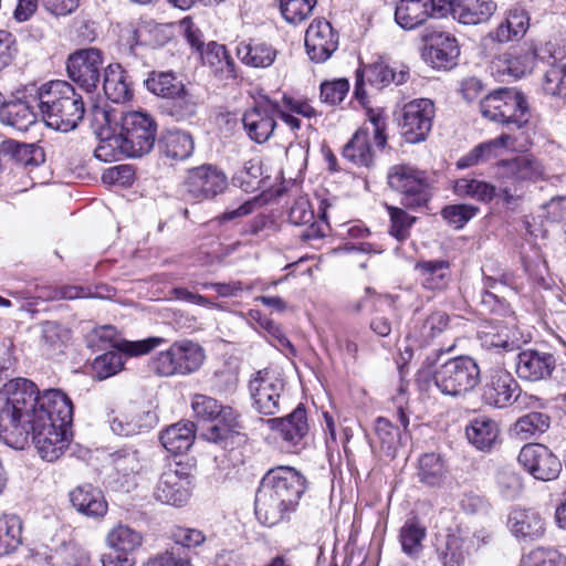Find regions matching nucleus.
<instances>
[{
	"mask_svg": "<svg viewBox=\"0 0 566 566\" xmlns=\"http://www.w3.org/2000/svg\"><path fill=\"white\" fill-rule=\"evenodd\" d=\"M42 394L34 382L15 378L0 389V439L14 449H23L39 416Z\"/></svg>",
	"mask_w": 566,
	"mask_h": 566,
	"instance_id": "nucleus-1",
	"label": "nucleus"
},
{
	"mask_svg": "<svg viewBox=\"0 0 566 566\" xmlns=\"http://www.w3.org/2000/svg\"><path fill=\"white\" fill-rule=\"evenodd\" d=\"M30 440L43 460L53 462L67 449L69 428L73 421V405L60 389L42 392L39 416H35Z\"/></svg>",
	"mask_w": 566,
	"mask_h": 566,
	"instance_id": "nucleus-2",
	"label": "nucleus"
},
{
	"mask_svg": "<svg viewBox=\"0 0 566 566\" xmlns=\"http://www.w3.org/2000/svg\"><path fill=\"white\" fill-rule=\"evenodd\" d=\"M307 489L306 478L292 467L268 471L255 496V513L272 526L294 512Z\"/></svg>",
	"mask_w": 566,
	"mask_h": 566,
	"instance_id": "nucleus-3",
	"label": "nucleus"
},
{
	"mask_svg": "<svg viewBox=\"0 0 566 566\" xmlns=\"http://www.w3.org/2000/svg\"><path fill=\"white\" fill-rule=\"evenodd\" d=\"M157 124L147 113L132 111L122 115L119 133L102 139L95 157L102 161H115L120 156L137 158L148 154L156 140Z\"/></svg>",
	"mask_w": 566,
	"mask_h": 566,
	"instance_id": "nucleus-4",
	"label": "nucleus"
},
{
	"mask_svg": "<svg viewBox=\"0 0 566 566\" xmlns=\"http://www.w3.org/2000/svg\"><path fill=\"white\" fill-rule=\"evenodd\" d=\"M36 99L46 126L55 130H73L84 117L82 96L65 81L43 84L36 93Z\"/></svg>",
	"mask_w": 566,
	"mask_h": 566,
	"instance_id": "nucleus-5",
	"label": "nucleus"
},
{
	"mask_svg": "<svg viewBox=\"0 0 566 566\" xmlns=\"http://www.w3.org/2000/svg\"><path fill=\"white\" fill-rule=\"evenodd\" d=\"M191 408L198 419L213 422L201 433L202 438L209 442L222 443L234 434H239L242 429L239 412L229 406L220 405L212 397L195 395Z\"/></svg>",
	"mask_w": 566,
	"mask_h": 566,
	"instance_id": "nucleus-6",
	"label": "nucleus"
},
{
	"mask_svg": "<svg viewBox=\"0 0 566 566\" xmlns=\"http://www.w3.org/2000/svg\"><path fill=\"white\" fill-rule=\"evenodd\" d=\"M432 378L441 394L463 397L480 384L481 370L472 357L458 356L438 364Z\"/></svg>",
	"mask_w": 566,
	"mask_h": 566,
	"instance_id": "nucleus-7",
	"label": "nucleus"
},
{
	"mask_svg": "<svg viewBox=\"0 0 566 566\" xmlns=\"http://www.w3.org/2000/svg\"><path fill=\"white\" fill-rule=\"evenodd\" d=\"M480 111L490 120L516 128L524 127L531 117L524 94L510 87H501L486 95L480 103Z\"/></svg>",
	"mask_w": 566,
	"mask_h": 566,
	"instance_id": "nucleus-8",
	"label": "nucleus"
},
{
	"mask_svg": "<svg viewBox=\"0 0 566 566\" xmlns=\"http://www.w3.org/2000/svg\"><path fill=\"white\" fill-rule=\"evenodd\" d=\"M387 118L381 111L370 109L365 123L343 147V157L358 167H370L374 154L370 147L373 137L378 148L387 144Z\"/></svg>",
	"mask_w": 566,
	"mask_h": 566,
	"instance_id": "nucleus-9",
	"label": "nucleus"
},
{
	"mask_svg": "<svg viewBox=\"0 0 566 566\" xmlns=\"http://www.w3.org/2000/svg\"><path fill=\"white\" fill-rule=\"evenodd\" d=\"M389 188L400 195V203L411 210L427 205L430 199L429 182L426 171L407 165L398 164L387 172Z\"/></svg>",
	"mask_w": 566,
	"mask_h": 566,
	"instance_id": "nucleus-10",
	"label": "nucleus"
},
{
	"mask_svg": "<svg viewBox=\"0 0 566 566\" xmlns=\"http://www.w3.org/2000/svg\"><path fill=\"white\" fill-rule=\"evenodd\" d=\"M227 176L211 165H203L189 170L181 186L185 200L201 202L212 199L227 188Z\"/></svg>",
	"mask_w": 566,
	"mask_h": 566,
	"instance_id": "nucleus-11",
	"label": "nucleus"
},
{
	"mask_svg": "<svg viewBox=\"0 0 566 566\" xmlns=\"http://www.w3.org/2000/svg\"><path fill=\"white\" fill-rule=\"evenodd\" d=\"M277 112H280V103L268 96H262L247 108L242 116V124L249 138L258 144L268 142L277 126Z\"/></svg>",
	"mask_w": 566,
	"mask_h": 566,
	"instance_id": "nucleus-12",
	"label": "nucleus"
},
{
	"mask_svg": "<svg viewBox=\"0 0 566 566\" xmlns=\"http://www.w3.org/2000/svg\"><path fill=\"white\" fill-rule=\"evenodd\" d=\"M104 57L96 48L80 49L69 55L66 71L69 77L86 92L96 90L101 81Z\"/></svg>",
	"mask_w": 566,
	"mask_h": 566,
	"instance_id": "nucleus-13",
	"label": "nucleus"
},
{
	"mask_svg": "<svg viewBox=\"0 0 566 566\" xmlns=\"http://www.w3.org/2000/svg\"><path fill=\"white\" fill-rule=\"evenodd\" d=\"M434 104L429 98L413 99L402 107L399 127L407 143L423 142L432 127Z\"/></svg>",
	"mask_w": 566,
	"mask_h": 566,
	"instance_id": "nucleus-14",
	"label": "nucleus"
},
{
	"mask_svg": "<svg viewBox=\"0 0 566 566\" xmlns=\"http://www.w3.org/2000/svg\"><path fill=\"white\" fill-rule=\"evenodd\" d=\"M283 389V381L268 370L256 371L249 381V392L254 409L266 416H273L280 411Z\"/></svg>",
	"mask_w": 566,
	"mask_h": 566,
	"instance_id": "nucleus-15",
	"label": "nucleus"
},
{
	"mask_svg": "<svg viewBox=\"0 0 566 566\" xmlns=\"http://www.w3.org/2000/svg\"><path fill=\"white\" fill-rule=\"evenodd\" d=\"M496 176L512 185L537 182L547 177L546 167L542 159L533 154H522L496 164Z\"/></svg>",
	"mask_w": 566,
	"mask_h": 566,
	"instance_id": "nucleus-16",
	"label": "nucleus"
},
{
	"mask_svg": "<svg viewBox=\"0 0 566 566\" xmlns=\"http://www.w3.org/2000/svg\"><path fill=\"white\" fill-rule=\"evenodd\" d=\"M409 67L401 65L398 71L391 69L385 61L378 60L374 63L366 65L363 71H356V85L354 94L357 99L363 102L366 97L364 90L365 81L377 90L388 86L390 83L396 85L405 84L409 78Z\"/></svg>",
	"mask_w": 566,
	"mask_h": 566,
	"instance_id": "nucleus-17",
	"label": "nucleus"
},
{
	"mask_svg": "<svg viewBox=\"0 0 566 566\" xmlns=\"http://www.w3.org/2000/svg\"><path fill=\"white\" fill-rule=\"evenodd\" d=\"M117 331L112 325L95 327L87 336L86 342L90 347L98 349L108 346L116 347L129 356H140L148 354L151 349L159 346L164 339L161 337H149L140 340H119L116 338Z\"/></svg>",
	"mask_w": 566,
	"mask_h": 566,
	"instance_id": "nucleus-18",
	"label": "nucleus"
},
{
	"mask_svg": "<svg viewBox=\"0 0 566 566\" xmlns=\"http://www.w3.org/2000/svg\"><path fill=\"white\" fill-rule=\"evenodd\" d=\"M521 465L535 479L552 481L562 471L559 459L544 444L531 443L524 446L518 454Z\"/></svg>",
	"mask_w": 566,
	"mask_h": 566,
	"instance_id": "nucleus-19",
	"label": "nucleus"
},
{
	"mask_svg": "<svg viewBox=\"0 0 566 566\" xmlns=\"http://www.w3.org/2000/svg\"><path fill=\"white\" fill-rule=\"evenodd\" d=\"M276 430L289 452L298 453L306 446L308 423L305 408L300 405L289 416L268 421Z\"/></svg>",
	"mask_w": 566,
	"mask_h": 566,
	"instance_id": "nucleus-20",
	"label": "nucleus"
},
{
	"mask_svg": "<svg viewBox=\"0 0 566 566\" xmlns=\"http://www.w3.org/2000/svg\"><path fill=\"white\" fill-rule=\"evenodd\" d=\"M543 49L544 46L538 50L533 48H520L504 52L494 57L491 62V72L501 80H504V76L520 78L532 72L536 61L542 63L539 53Z\"/></svg>",
	"mask_w": 566,
	"mask_h": 566,
	"instance_id": "nucleus-21",
	"label": "nucleus"
},
{
	"mask_svg": "<svg viewBox=\"0 0 566 566\" xmlns=\"http://www.w3.org/2000/svg\"><path fill=\"white\" fill-rule=\"evenodd\" d=\"M338 40V33L327 20L315 19L305 32L306 53L313 62L323 63L337 50Z\"/></svg>",
	"mask_w": 566,
	"mask_h": 566,
	"instance_id": "nucleus-22",
	"label": "nucleus"
},
{
	"mask_svg": "<svg viewBox=\"0 0 566 566\" xmlns=\"http://www.w3.org/2000/svg\"><path fill=\"white\" fill-rule=\"evenodd\" d=\"M520 385L504 369H494L483 386L482 400L494 408H506L520 396Z\"/></svg>",
	"mask_w": 566,
	"mask_h": 566,
	"instance_id": "nucleus-23",
	"label": "nucleus"
},
{
	"mask_svg": "<svg viewBox=\"0 0 566 566\" xmlns=\"http://www.w3.org/2000/svg\"><path fill=\"white\" fill-rule=\"evenodd\" d=\"M476 542L470 537V527L459 524L449 531L444 546L437 549L442 566H462L465 558L475 549Z\"/></svg>",
	"mask_w": 566,
	"mask_h": 566,
	"instance_id": "nucleus-24",
	"label": "nucleus"
},
{
	"mask_svg": "<svg viewBox=\"0 0 566 566\" xmlns=\"http://www.w3.org/2000/svg\"><path fill=\"white\" fill-rule=\"evenodd\" d=\"M478 337L482 347L497 353L513 352L526 342L517 327L509 326L502 322L485 324L479 331Z\"/></svg>",
	"mask_w": 566,
	"mask_h": 566,
	"instance_id": "nucleus-25",
	"label": "nucleus"
},
{
	"mask_svg": "<svg viewBox=\"0 0 566 566\" xmlns=\"http://www.w3.org/2000/svg\"><path fill=\"white\" fill-rule=\"evenodd\" d=\"M515 360L517 376L527 381H539L549 378L556 366L553 354L536 349L520 352Z\"/></svg>",
	"mask_w": 566,
	"mask_h": 566,
	"instance_id": "nucleus-26",
	"label": "nucleus"
},
{
	"mask_svg": "<svg viewBox=\"0 0 566 566\" xmlns=\"http://www.w3.org/2000/svg\"><path fill=\"white\" fill-rule=\"evenodd\" d=\"M190 484L188 474L168 469L160 475L154 496L161 503L181 506L190 497Z\"/></svg>",
	"mask_w": 566,
	"mask_h": 566,
	"instance_id": "nucleus-27",
	"label": "nucleus"
},
{
	"mask_svg": "<svg viewBox=\"0 0 566 566\" xmlns=\"http://www.w3.org/2000/svg\"><path fill=\"white\" fill-rule=\"evenodd\" d=\"M542 64L548 66L544 74V91L559 98L566 99V64L560 63V52H557L555 44L548 42L539 53Z\"/></svg>",
	"mask_w": 566,
	"mask_h": 566,
	"instance_id": "nucleus-28",
	"label": "nucleus"
},
{
	"mask_svg": "<svg viewBox=\"0 0 566 566\" xmlns=\"http://www.w3.org/2000/svg\"><path fill=\"white\" fill-rule=\"evenodd\" d=\"M441 8L434 0H400L395 10V20L405 30H413L436 15Z\"/></svg>",
	"mask_w": 566,
	"mask_h": 566,
	"instance_id": "nucleus-29",
	"label": "nucleus"
},
{
	"mask_svg": "<svg viewBox=\"0 0 566 566\" xmlns=\"http://www.w3.org/2000/svg\"><path fill=\"white\" fill-rule=\"evenodd\" d=\"M430 45L427 48L426 60L434 69H451L460 55L457 39L444 32L434 33L430 36Z\"/></svg>",
	"mask_w": 566,
	"mask_h": 566,
	"instance_id": "nucleus-30",
	"label": "nucleus"
},
{
	"mask_svg": "<svg viewBox=\"0 0 566 566\" xmlns=\"http://www.w3.org/2000/svg\"><path fill=\"white\" fill-rule=\"evenodd\" d=\"M450 10L453 19L462 24L475 25L486 22L495 12L492 0H452Z\"/></svg>",
	"mask_w": 566,
	"mask_h": 566,
	"instance_id": "nucleus-31",
	"label": "nucleus"
},
{
	"mask_svg": "<svg viewBox=\"0 0 566 566\" xmlns=\"http://www.w3.org/2000/svg\"><path fill=\"white\" fill-rule=\"evenodd\" d=\"M70 500L76 511L86 517L101 518L107 513V502L102 491L85 484L77 486L70 493Z\"/></svg>",
	"mask_w": 566,
	"mask_h": 566,
	"instance_id": "nucleus-32",
	"label": "nucleus"
},
{
	"mask_svg": "<svg viewBox=\"0 0 566 566\" xmlns=\"http://www.w3.org/2000/svg\"><path fill=\"white\" fill-rule=\"evenodd\" d=\"M196 438L195 423L191 421H179L167 427L160 433L163 447L174 454L185 453L190 449Z\"/></svg>",
	"mask_w": 566,
	"mask_h": 566,
	"instance_id": "nucleus-33",
	"label": "nucleus"
},
{
	"mask_svg": "<svg viewBox=\"0 0 566 566\" xmlns=\"http://www.w3.org/2000/svg\"><path fill=\"white\" fill-rule=\"evenodd\" d=\"M499 433L497 422L486 416L473 418L465 428L468 441L481 451L490 450L495 443Z\"/></svg>",
	"mask_w": 566,
	"mask_h": 566,
	"instance_id": "nucleus-34",
	"label": "nucleus"
},
{
	"mask_svg": "<svg viewBox=\"0 0 566 566\" xmlns=\"http://www.w3.org/2000/svg\"><path fill=\"white\" fill-rule=\"evenodd\" d=\"M507 525L516 537L534 539L543 535L544 522L532 510L514 509L509 514Z\"/></svg>",
	"mask_w": 566,
	"mask_h": 566,
	"instance_id": "nucleus-35",
	"label": "nucleus"
},
{
	"mask_svg": "<svg viewBox=\"0 0 566 566\" xmlns=\"http://www.w3.org/2000/svg\"><path fill=\"white\" fill-rule=\"evenodd\" d=\"M447 467L440 454L428 452L420 455L417 463L416 478L428 488H439L447 479Z\"/></svg>",
	"mask_w": 566,
	"mask_h": 566,
	"instance_id": "nucleus-36",
	"label": "nucleus"
},
{
	"mask_svg": "<svg viewBox=\"0 0 566 566\" xmlns=\"http://www.w3.org/2000/svg\"><path fill=\"white\" fill-rule=\"evenodd\" d=\"M0 122L19 132H27L36 122V114L25 101H12L2 104Z\"/></svg>",
	"mask_w": 566,
	"mask_h": 566,
	"instance_id": "nucleus-37",
	"label": "nucleus"
},
{
	"mask_svg": "<svg viewBox=\"0 0 566 566\" xmlns=\"http://www.w3.org/2000/svg\"><path fill=\"white\" fill-rule=\"evenodd\" d=\"M160 154L167 159L179 161L189 158L195 149V143L189 133L169 130L159 140Z\"/></svg>",
	"mask_w": 566,
	"mask_h": 566,
	"instance_id": "nucleus-38",
	"label": "nucleus"
},
{
	"mask_svg": "<svg viewBox=\"0 0 566 566\" xmlns=\"http://www.w3.org/2000/svg\"><path fill=\"white\" fill-rule=\"evenodd\" d=\"M415 271L427 290H443L449 283V262L444 260L419 261Z\"/></svg>",
	"mask_w": 566,
	"mask_h": 566,
	"instance_id": "nucleus-39",
	"label": "nucleus"
},
{
	"mask_svg": "<svg viewBox=\"0 0 566 566\" xmlns=\"http://www.w3.org/2000/svg\"><path fill=\"white\" fill-rule=\"evenodd\" d=\"M128 75L119 64H109L104 70L103 90L106 97L114 103H123L130 98Z\"/></svg>",
	"mask_w": 566,
	"mask_h": 566,
	"instance_id": "nucleus-40",
	"label": "nucleus"
},
{
	"mask_svg": "<svg viewBox=\"0 0 566 566\" xmlns=\"http://www.w3.org/2000/svg\"><path fill=\"white\" fill-rule=\"evenodd\" d=\"M240 61L252 67H269L276 57V50L264 42H241L237 48Z\"/></svg>",
	"mask_w": 566,
	"mask_h": 566,
	"instance_id": "nucleus-41",
	"label": "nucleus"
},
{
	"mask_svg": "<svg viewBox=\"0 0 566 566\" xmlns=\"http://www.w3.org/2000/svg\"><path fill=\"white\" fill-rule=\"evenodd\" d=\"M143 535L135 528L117 524L106 535V544L116 553L133 554L143 544Z\"/></svg>",
	"mask_w": 566,
	"mask_h": 566,
	"instance_id": "nucleus-42",
	"label": "nucleus"
},
{
	"mask_svg": "<svg viewBox=\"0 0 566 566\" xmlns=\"http://www.w3.org/2000/svg\"><path fill=\"white\" fill-rule=\"evenodd\" d=\"M315 216L310 203L305 197L296 199L289 212V221L295 226H308L301 237L305 240L316 239L324 235L315 224Z\"/></svg>",
	"mask_w": 566,
	"mask_h": 566,
	"instance_id": "nucleus-43",
	"label": "nucleus"
},
{
	"mask_svg": "<svg viewBox=\"0 0 566 566\" xmlns=\"http://www.w3.org/2000/svg\"><path fill=\"white\" fill-rule=\"evenodd\" d=\"M426 536L427 530L420 522L415 518L406 521L399 533L402 552L411 558H418L423 549Z\"/></svg>",
	"mask_w": 566,
	"mask_h": 566,
	"instance_id": "nucleus-44",
	"label": "nucleus"
},
{
	"mask_svg": "<svg viewBox=\"0 0 566 566\" xmlns=\"http://www.w3.org/2000/svg\"><path fill=\"white\" fill-rule=\"evenodd\" d=\"M22 544V523L17 515L0 517V556L9 555Z\"/></svg>",
	"mask_w": 566,
	"mask_h": 566,
	"instance_id": "nucleus-45",
	"label": "nucleus"
},
{
	"mask_svg": "<svg viewBox=\"0 0 566 566\" xmlns=\"http://www.w3.org/2000/svg\"><path fill=\"white\" fill-rule=\"evenodd\" d=\"M0 150L12 160L23 166H38L43 160V151L34 144L4 140Z\"/></svg>",
	"mask_w": 566,
	"mask_h": 566,
	"instance_id": "nucleus-46",
	"label": "nucleus"
},
{
	"mask_svg": "<svg viewBox=\"0 0 566 566\" xmlns=\"http://www.w3.org/2000/svg\"><path fill=\"white\" fill-rule=\"evenodd\" d=\"M179 375H188L200 368L205 360L203 349L190 340L174 343Z\"/></svg>",
	"mask_w": 566,
	"mask_h": 566,
	"instance_id": "nucleus-47",
	"label": "nucleus"
},
{
	"mask_svg": "<svg viewBox=\"0 0 566 566\" xmlns=\"http://www.w3.org/2000/svg\"><path fill=\"white\" fill-rule=\"evenodd\" d=\"M145 84L148 91L168 99L182 91L185 86L172 72H153L145 81Z\"/></svg>",
	"mask_w": 566,
	"mask_h": 566,
	"instance_id": "nucleus-48",
	"label": "nucleus"
},
{
	"mask_svg": "<svg viewBox=\"0 0 566 566\" xmlns=\"http://www.w3.org/2000/svg\"><path fill=\"white\" fill-rule=\"evenodd\" d=\"M454 192L460 197H470L481 202H490L496 195L493 185L478 179L461 178L455 181Z\"/></svg>",
	"mask_w": 566,
	"mask_h": 566,
	"instance_id": "nucleus-49",
	"label": "nucleus"
},
{
	"mask_svg": "<svg viewBox=\"0 0 566 566\" xmlns=\"http://www.w3.org/2000/svg\"><path fill=\"white\" fill-rule=\"evenodd\" d=\"M548 428L549 417L542 412H530L521 417L514 424V431L522 440L534 438Z\"/></svg>",
	"mask_w": 566,
	"mask_h": 566,
	"instance_id": "nucleus-50",
	"label": "nucleus"
},
{
	"mask_svg": "<svg viewBox=\"0 0 566 566\" xmlns=\"http://www.w3.org/2000/svg\"><path fill=\"white\" fill-rule=\"evenodd\" d=\"M199 106L197 96L185 86L170 98L169 114L177 120H186L196 116Z\"/></svg>",
	"mask_w": 566,
	"mask_h": 566,
	"instance_id": "nucleus-51",
	"label": "nucleus"
},
{
	"mask_svg": "<svg viewBox=\"0 0 566 566\" xmlns=\"http://www.w3.org/2000/svg\"><path fill=\"white\" fill-rule=\"evenodd\" d=\"M385 208L389 214L390 227L389 233L398 241H405L410 235V229L417 218L410 216L405 209L385 203Z\"/></svg>",
	"mask_w": 566,
	"mask_h": 566,
	"instance_id": "nucleus-52",
	"label": "nucleus"
},
{
	"mask_svg": "<svg viewBox=\"0 0 566 566\" xmlns=\"http://www.w3.org/2000/svg\"><path fill=\"white\" fill-rule=\"evenodd\" d=\"M317 0H280V11L284 20L297 24L310 17Z\"/></svg>",
	"mask_w": 566,
	"mask_h": 566,
	"instance_id": "nucleus-53",
	"label": "nucleus"
},
{
	"mask_svg": "<svg viewBox=\"0 0 566 566\" xmlns=\"http://www.w3.org/2000/svg\"><path fill=\"white\" fill-rule=\"evenodd\" d=\"M205 63L214 67L216 71L232 75L234 72V62L228 54L224 45L210 42L205 53H202Z\"/></svg>",
	"mask_w": 566,
	"mask_h": 566,
	"instance_id": "nucleus-54",
	"label": "nucleus"
},
{
	"mask_svg": "<svg viewBox=\"0 0 566 566\" xmlns=\"http://www.w3.org/2000/svg\"><path fill=\"white\" fill-rule=\"evenodd\" d=\"M123 366L124 361L120 353L107 352L94 359L92 369L95 377L103 380L120 371Z\"/></svg>",
	"mask_w": 566,
	"mask_h": 566,
	"instance_id": "nucleus-55",
	"label": "nucleus"
},
{
	"mask_svg": "<svg viewBox=\"0 0 566 566\" xmlns=\"http://www.w3.org/2000/svg\"><path fill=\"white\" fill-rule=\"evenodd\" d=\"M112 464L115 471L127 476L142 470L139 453L132 449H122L111 454Z\"/></svg>",
	"mask_w": 566,
	"mask_h": 566,
	"instance_id": "nucleus-56",
	"label": "nucleus"
},
{
	"mask_svg": "<svg viewBox=\"0 0 566 566\" xmlns=\"http://www.w3.org/2000/svg\"><path fill=\"white\" fill-rule=\"evenodd\" d=\"M149 367L156 375L161 377L179 375L175 345L172 344L167 350L159 352L151 359Z\"/></svg>",
	"mask_w": 566,
	"mask_h": 566,
	"instance_id": "nucleus-57",
	"label": "nucleus"
},
{
	"mask_svg": "<svg viewBox=\"0 0 566 566\" xmlns=\"http://www.w3.org/2000/svg\"><path fill=\"white\" fill-rule=\"evenodd\" d=\"M523 566H566V558L555 549L535 548L522 559Z\"/></svg>",
	"mask_w": 566,
	"mask_h": 566,
	"instance_id": "nucleus-58",
	"label": "nucleus"
},
{
	"mask_svg": "<svg viewBox=\"0 0 566 566\" xmlns=\"http://www.w3.org/2000/svg\"><path fill=\"white\" fill-rule=\"evenodd\" d=\"M479 211L478 207L471 205H450L442 209V218L455 229L462 228Z\"/></svg>",
	"mask_w": 566,
	"mask_h": 566,
	"instance_id": "nucleus-59",
	"label": "nucleus"
},
{
	"mask_svg": "<svg viewBox=\"0 0 566 566\" xmlns=\"http://www.w3.org/2000/svg\"><path fill=\"white\" fill-rule=\"evenodd\" d=\"M449 323L450 316L444 311H433L423 321L420 327V335L424 342H428L444 332Z\"/></svg>",
	"mask_w": 566,
	"mask_h": 566,
	"instance_id": "nucleus-60",
	"label": "nucleus"
},
{
	"mask_svg": "<svg viewBox=\"0 0 566 566\" xmlns=\"http://www.w3.org/2000/svg\"><path fill=\"white\" fill-rule=\"evenodd\" d=\"M136 36L140 43L154 48L161 46L169 40L166 28L163 24H157L154 22H148L140 25L136 30Z\"/></svg>",
	"mask_w": 566,
	"mask_h": 566,
	"instance_id": "nucleus-61",
	"label": "nucleus"
},
{
	"mask_svg": "<svg viewBox=\"0 0 566 566\" xmlns=\"http://www.w3.org/2000/svg\"><path fill=\"white\" fill-rule=\"evenodd\" d=\"M349 83L345 78L326 81L321 84V98L324 103L336 105L347 95Z\"/></svg>",
	"mask_w": 566,
	"mask_h": 566,
	"instance_id": "nucleus-62",
	"label": "nucleus"
},
{
	"mask_svg": "<svg viewBox=\"0 0 566 566\" xmlns=\"http://www.w3.org/2000/svg\"><path fill=\"white\" fill-rule=\"evenodd\" d=\"M112 431L120 437H130L140 432L144 424L138 417H130L126 413H118L109 420Z\"/></svg>",
	"mask_w": 566,
	"mask_h": 566,
	"instance_id": "nucleus-63",
	"label": "nucleus"
},
{
	"mask_svg": "<svg viewBox=\"0 0 566 566\" xmlns=\"http://www.w3.org/2000/svg\"><path fill=\"white\" fill-rule=\"evenodd\" d=\"M147 566H191L190 559L186 552H181L180 547H171L163 554L150 558Z\"/></svg>",
	"mask_w": 566,
	"mask_h": 566,
	"instance_id": "nucleus-64",
	"label": "nucleus"
}]
</instances>
